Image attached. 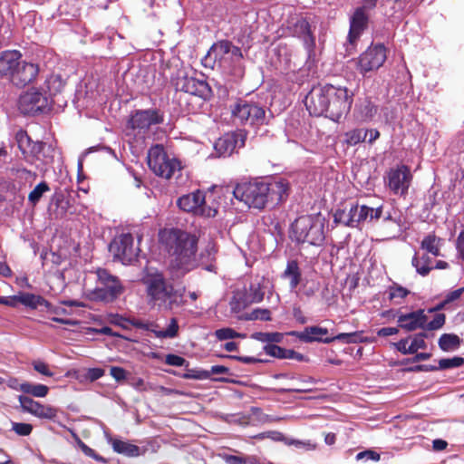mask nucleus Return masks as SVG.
<instances>
[{"label": "nucleus", "instance_id": "f257e3e1", "mask_svg": "<svg viewBox=\"0 0 464 464\" xmlns=\"http://www.w3.org/2000/svg\"><path fill=\"white\" fill-rule=\"evenodd\" d=\"M159 243L170 260L167 272L171 280L183 277L198 266L196 235L178 227H165L159 231Z\"/></svg>", "mask_w": 464, "mask_h": 464}, {"label": "nucleus", "instance_id": "f03ea898", "mask_svg": "<svg viewBox=\"0 0 464 464\" xmlns=\"http://www.w3.org/2000/svg\"><path fill=\"white\" fill-rule=\"evenodd\" d=\"M161 60L160 68L164 71L174 67L175 72H170V80L175 89L179 92L189 93L191 95L205 98L210 89L205 81L198 80L188 75V67L185 66L183 60Z\"/></svg>", "mask_w": 464, "mask_h": 464}, {"label": "nucleus", "instance_id": "7ed1b4c3", "mask_svg": "<svg viewBox=\"0 0 464 464\" xmlns=\"http://www.w3.org/2000/svg\"><path fill=\"white\" fill-rule=\"evenodd\" d=\"M147 294L150 301L159 307L172 309L178 304V291L172 284L166 281L164 275L160 272L150 274L145 281Z\"/></svg>", "mask_w": 464, "mask_h": 464}, {"label": "nucleus", "instance_id": "20e7f679", "mask_svg": "<svg viewBox=\"0 0 464 464\" xmlns=\"http://www.w3.org/2000/svg\"><path fill=\"white\" fill-rule=\"evenodd\" d=\"M147 162L149 168L156 176L165 179H170L183 169L180 160L170 158L161 144H155L150 148Z\"/></svg>", "mask_w": 464, "mask_h": 464}, {"label": "nucleus", "instance_id": "39448f33", "mask_svg": "<svg viewBox=\"0 0 464 464\" xmlns=\"http://www.w3.org/2000/svg\"><path fill=\"white\" fill-rule=\"evenodd\" d=\"M398 326L406 332H413L418 329L437 331L441 329L446 323V315L442 313H437L431 321H428V316L424 309L401 314L398 315Z\"/></svg>", "mask_w": 464, "mask_h": 464}, {"label": "nucleus", "instance_id": "423d86ee", "mask_svg": "<svg viewBox=\"0 0 464 464\" xmlns=\"http://www.w3.org/2000/svg\"><path fill=\"white\" fill-rule=\"evenodd\" d=\"M234 122L240 125L262 126L266 124V111L256 102L238 99L231 108Z\"/></svg>", "mask_w": 464, "mask_h": 464}, {"label": "nucleus", "instance_id": "0eeeda50", "mask_svg": "<svg viewBox=\"0 0 464 464\" xmlns=\"http://www.w3.org/2000/svg\"><path fill=\"white\" fill-rule=\"evenodd\" d=\"M327 89L329 102H327L325 117L338 122L350 111L353 102V93H349L346 87H336L333 84H330V88Z\"/></svg>", "mask_w": 464, "mask_h": 464}, {"label": "nucleus", "instance_id": "6e6552de", "mask_svg": "<svg viewBox=\"0 0 464 464\" xmlns=\"http://www.w3.org/2000/svg\"><path fill=\"white\" fill-rule=\"evenodd\" d=\"M266 182H244L233 190L234 197L249 208L263 209L266 206Z\"/></svg>", "mask_w": 464, "mask_h": 464}, {"label": "nucleus", "instance_id": "1a4fd4ad", "mask_svg": "<svg viewBox=\"0 0 464 464\" xmlns=\"http://www.w3.org/2000/svg\"><path fill=\"white\" fill-rule=\"evenodd\" d=\"M18 108L24 115L44 112L49 110V98L38 89L32 87L20 95Z\"/></svg>", "mask_w": 464, "mask_h": 464}, {"label": "nucleus", "instance_id": "9d476101", "mask_svg": "<svg viewBox=\"0 0 464 464\" xmlns=\"http://www.w3.org/2000/svg\"><path fill=\"white\" fill-rule=\"evenodd\" d=\"M129 325L135 326L152 332L158 338H174L179 333V324L176 318H171L169 326L165 330H158V324L155 323H144L140 320H128L118 315V327L128 329Z\"/></svg>", "mask_w": 464, "mask_h": 464}, {"label": "nucleus", "instance_id": "9b49d317", "mask_svg": "<svg viewBox=\"0 0 464 464\" xmlns=\"http://www.w3.org/2000/svg\"><path fill=\"white\" fill-rule=\"evenodd\" d=\"M99 285L92 292L94 300L112 302L116 299V277L110 275L106 269L97 270Z\"/></svg>", "mask_w": 464, "mask_h": 464}, {"label": "nucleus", "instance_id": "f8f14e48", "mask_svg": "<svg viewBox=\"0 0 464 464\" xmlns=\"http://www.w3.org/2000/svg\"><path fill=\"white\" fill-rule=\"evenodd\" d=\"M38 73L39 65L37 63L18 60L14 63L10 81L17 87H24L32 82Z\"/></svg>", "mask_w": 464, "mask_h": 464}, {"label": "nucleus", "instance_id": "ddd939ff", "mask_svg": "<svg viewBox=\"0 0 464 464\" xmlns=\"http://www.w3.org/2000/svg\"><path fill=\"white\" fill-rule=\"evenodd\" d=\"M327 88H330V84L327 83L319 88H313L304 99V104L309 111L310 115L313 116H325L327 111V102H329L328 94L326 93Z\"/></svg>", "mask_w": 464, "mask_h": 464}, {"label": "nucleus", "instance_id": "4468645a", "mask_svg": "<svg viewBox=\"0 0 464 464\" xmlns=\"http://www.w3.org/2000/svg\"><path fill=\"white\" fill-rule=\"evenodd\" d=\"M388 187L396 195H405L408 192L412 175L411 169L406 165L398 166L392 169L387 175Z\"/></svg>", "mask_w": 464, "mask_h": 464}, {"label": "nucleus", "instance_id": "2eb2a0df", "mask_svg": "<svg viewBox=\"0 0 464 464\" xmlns=\"http://www.w3.org/2000/svg\"><path fill=\"white\" fill-rule=\"evenodd\" d=\"M164 116L157 109L136 111L129 120V126L139 131H146L151 125L163 122Z\"/></svg>", "mask_w": 464, "mask_h": 464}, {"label": "nucleus", "instance_id": "dca6fc26", "mask_svg": "<svg viewBox=\"0 0 464 464\" xmlns=\"http://www.w3.org/2000/svg\"><path fill=\"white\" fill-rule=\"evenodd\" d=\"M205 193L199 189L183 195L177 200L178 207L185 212H192L200 216H210L211 209H205Z\"/></svg>", "mask_w": 464, "mask_h": 464}, {"label": "nucleus", "instance_id": "f3484780", "mask_svg": "<svg viewBox=\"0 0 464 464\" xmlns=\"http://www.w3.org/2000/svg\"><path fill=\"white\" fill-rule=\"evenodd\" d=\"M18 401L24 411L41 419L53 420L57 416V410L50 405L42 404L29 396L19 395Z\"/></svg>", "mask_w": 464, "mask_h": 464}, {"label": "nucleus", "instance_id": "a211bd4d", "mask_svg": "<svg viewBox=\"0 0 464 464\" xmlns=\"http://www.w3.org/2000/svg\"><path fill=\"white\" fill-rule=\"evenodd\" d=\"M366 8L368 7L365 5L357 7L350 18V29L348 33L350 44H353L368 26L369 16L366 14Z\"/></svg>", "mask_w": 464, "mask_h": 464}, {"label": "nucleus", "instance_id": "6ab92c4d", "mask_svg": "<svg viewBox=\"0 0 464 464\" xmlns=\"http://www.w3.org/2000/svg\"><path fill=\"white\" fill-rule=\"evenodd\" d=\"M140 252L139 246L134 245V238L130 233L121 234L118 245V260L122 264H131L137 260Z\"/></svg>", "mask_w": 464, "mask_h": 464}, {"label": "nucleus", "instance_id": "aec40b11", "mask_svg": "<svg viewBox=\"0 0 464 464\" xmlns=\"http://www.w3.org/2000/svg\"><path fill=\"white\" fill-rule=\"evenodd\" d=\"M290 30L294 36L303 40L304 44L308 51L307 58H312V56L314 57L315 54L314 53V47L315 45V40L311 33L309 22L304 18L298 19L293 26L290 27Z\"/></svg>", "mask_w": 464, "mask_h": 464}, {"label": "nucleus", "instance_id": "412c9836", "mask_svg": "<svg viewBox=\"0 0 464 464\" xmlns=\"http://www.w3.org/2000/svg\"><path fill=\"white\" fill-rule=\"evenodd\" d=\"M243 147L245 145V138L242 134L226 133L214 144L215 150L221 157L231 155L237 146Z\"/></svg>", "mask_w": 464, "mask_h": 464}, {"label": "nucleus", "instance_id": "4be33fe9", "mask_svg": "<svg viewBox=\"0 0 464 464\" xmlns=\"http://www.w3.org/2000/svg\"><path fill=\"white\" fill-rule=\"evenodd\" d=\"M267 193H266V205L271 204L272 206L279 205L280 203L286 200L289 192V184L286 180L280 179L278 181H273L266 183Z\"/></svg>", "mask_w": 464, "mask_h": 464}, {"label": "nucleus", "instance_id": "5701e85b", "mask_svg": "<svg viewBox=\"0 0 464 464\" xmlns=\"http://www.w3.org/2000/svg\"><path fill=\"white\" fill-rule=\"evenodd\" d=\"M243 58L241 49L234 45L230 41L221 40L215 43L204 58L214 56V58Z\"/></svg>", "mask_w": 464, "mask_h": 464}, {"label": "nucleus", "instance_id": "b1692460", "mask_svg": "<svg viewBox=\"0 0 464 464\" xmlns=\"http://www.w3.org/2000/svg\"><path fill=\"white\" fill-rule=\"evenodd\" d=\"M328 334V330L326 328L321 326H308L304 329L302 332L298 331H291L287 333V335L295 337L299 341L303 343H313L318 342L325 343L324 340H325V336Z\"/></svg>", "mask_w": 464, "mask_h": 464}, {"label": "nucleus", "instance_id": "393cba45", "mask_svg": "<svg viewBox=\"0 0 464 464\" xmlns=\"http://www.w3.org/2000/svg\"><path fill=\"white\" fill-rule=\"evenodd\" d=\"M67 80L65 75L58 72H53L45 79L44 85L50 98L63 95L67 87Z\"/></svg>", "mask_w": 464, "mask_h": 464}, {"label": "nucleus", "instance_id": "a878e982", "mask_svg": "<svg viewBox=\"0 0 464 464\" xmlns=\"http://www.w3.org/2000/svg\"><path fill=\"white\" fill-rule=\"evenodd\" d=\"M314 217L306 215L295 219L292 224V238L297 243H304V236L308 235Z\"/></svg>", "mask_w": 464, "mask_h": 464}, {"label": "nucleus", "instance_id": "bb28decb", "mask_svg": "<svg viewBox=\"0 0 464 464\" xmlns=\"http://www.w3.org/2000/svg\"><path fill=\"white\" fill-rule=\"evenodd\" d=\"M324 223L319 218L314 217L310 232L304 236V243L313 246H319L324 240Z\"/></svg>", "mask_w": 464, "mask_h": 464}, {"label": "nucleus", "instance_id": "cd10ccee", "mask_svg": "<svg viewBox=\"0 0 464 464\" xmlns=\"http://www.w3.org/2000/svg\"><path fill=\"white\" fill-rule=\"evenodd\" d=\"M378 107L371 101L365 98L362 102L356 104L355 114L362 121H370L377 114Z\"/></svg>", "mask_w": 464, "mask_h": 464}, {"label": "nucleus", "instance_id": "c85d7f7f", "mask_svg": "<svg viewBox=\"0 0 464 464\" xmlns=\"http://www.w3.org/2000/svg\"><path fill=\"white\" fill-rule=\"evenodd\" d=\"M383 214V205L377 207H369L367 205L360 206V213L358 215L361 223L363 222H375L382 218Z\"/></svg>", "mask_w": 464, "mask_h": 464}, {"label": "nucleus", "instance_id": "c756f323", "mask_svg": "<svg viewBox=\"0 0 464 464\" xmlns=\"http://www.w3.org/2000/svg\"><path fill=\"white\" fill-rule=\"evenodd\" d=\"M147 452L145 447H139L129 440H118V454L128 458H137Z\"/></svg>", "mask_w": 464, "mask_h": 464}, {"label": "nucleus", "instance_id": "7c9ffc66", "mask_svg": "<svg viewBox=\"0 0 464 464\" xmlns=\"http://www.w3.org/2000/svg\"><path fill=\"white\" fill-rule=\"evenodd\" d=\"M461 343L462 340L455 334H442L438 340V345L443 352L458 350Z\"/></svg>", "mask_w": 464, "mask_h": 464}, {"label": "nucleus", "instance_id": "2f4dec72", "mask_svg": "<svg viewBox=\"0 0 464 464\" xmlns=\"http://www.w3.org/2000/svg\"><path fill=\"white\" fill-rule=\"evenodd\" d=\"M19 391L34 397L44 398L49 392V388L44 384L25 382L19 384Z\"/></svg>", "mask_w": 464, "mask_h": 464}, {"label": "nucleus", "instance_id": "473e14b6", "mask_svg": "<svg viewBox=\"0 0 464 464\" xmlns=\"http://www.w3.org/2000/svg\"><path fill=\"white\" fill-rule=\"evenodd\" d=\"M265 278L261 281L251 283L248 289L245 290L251 304H257L263 301L265 296Z\"/></svg>", "mask_w": 464, "mask_h": 464}, {"label": "nucleus", "instance_id": "72a5a7b5", "mask_svg": "<svg viewBox=\"0 0 464 464\" xmlns=\"http://www.w3.org/2000/svg\"><path fill=\"white\" fill-rule=\"evenodd\" d=\"M412 266L416 268V271L422 276H426L433 269L431 266L432 258L427 254L422 255L420 257L415 254L411 260Z\"/></svg>", "mask_w": 464, "mask_h": 464}, {"label": "nucleus", "instance_id": "f704fd0d", "mask_svg": "<svg viewBox=\"0 0 464 464\" xmlns=\"http://www.w3.org/2000/svg\"><path fill=\"white\" fill-rule=\"evenodd\" d=\"M252 304L247 298L246 292L237 291L234 293L229 301L230 311L234 314H238L245 308Z\"/></svg>", "mask_w": 464, "mask_h": 464}, {"label": "nucleus", "instance_id": "c9c22d12", "mask_svg": "<svg viewBox=\"0 0 464 464\" xmlns=\"http://www.w3.org/2000/svg\"><path fill=\"white\" fill-rule=\"evenodd\" d=\"M284 276L289 279L290 288L295 289L300 284L302 277V274L296 261H290L287 263Z\"/></svg>", "mask_w": 464, "mask_h": 464}, {"label": "nucleus", "instance_id": "e433bc0d", "mask_svg": "<svg viewBox=\"0 0 464 464\" xmlns=\"http://www.w3.org/2000/svg\"><path fill=\"white\" fill-rule=\"evenodd\" d=\"M219 457L226 464H258V459L254 455L220 453Z\"/></svg>", "mask_w": 464, "mask_h": 464}, {"label": "nucleus", "instance_id": "4c0bfd02", "mask_svg": "<svg viewBox=\"0 0 464 464\" xmlns=\"http://www.w3.org/2000/svg\"><path fill=\"white\" fill-rule=\"evenodd\" d=\"M440 238L438 237L434 233L427 235L421 241L420 246L422 249L430 253L434 256H440Z\"/></svg>", "mask_w": 464, "mask_h": 464}, {"label": "nucleus", "instance_id": "58836bf2", "mask_svg": "<svg viewBox=\"0 0 464 464\" xmlns=\"http://www.w3.org/2000/svg\"><path fill=\"white\" fill-rule=\"evenodd\" d=\"M18 301L30 308H37L38 306L47 305L48 302L41 295L31 293H23L16 297Z\"/></svg>", "mask_w": 464, "mask_h": 464}, {"label": "nucleus", "instance_id": "ea45409f", "mask_svg": "<svg viewBox=\"0 0 464 464\" xmlns=\"http://www.w3.org/2000/svg\"><path fill=\"white\" fill-rule=\"evenodd\" d=\"M238 319L245 321H256L260 320L264 322H268L272 320L271 311L267 308H256L250 313H246L240 316Z\"/></svg>", "mask_w": 464, "mask_h": 464}, {"label": "nucleus", "instance_id": "a19ab883", "mask_svg": "<svg viewBox=\"0 0 464 464\" xmlns=\"http://www.w3.org/2000/svg\"><path fill=\"white\" fill-rule=\"evenodd\" d=\"M430 332L431 331L422 330L421 332L414 334L411 340V343L409 345V352H412L414 354L419 349H426L427 343L425 339L434 336V334H430Z\"/></svg>", "mask_w": 464, "mask_h": 464}, {"label": "nucleus", "instance_id": "79ce46f5", "mask_svg": "<svg viewBox=\"0 0 464 464\" xmlns=\"http://www.w3.org/2000/svg\"><path fill=\"white\" fill-rule=\"evenodd\" d=\"M410 291L396 284L393 283L392 285L388 288V297L391 301H394L395 304H401L402 301L409 295Z\"/></svg>", "mask_w": 464, "mask_h": 464}, {"label": "nucleus", "instance_id": "37998d69", "mask_svg": "<svg viewBox=\"0 0 464 464\" xmlns=\"http://www.w3.org/2000/svg\"><path fill=\"white\" fill-rule=\"evenodd\" d=\"M361 332H353V333H342L335 336L325 337V343H331L334 341H341L344 343H356L362 341L361 336Z\"/></svg>", "mask_w": 464, "mask_h": 464}, {"label": "nucleus", "instance_id": "c03bdc74", "mask_svg": "<svg viewBox=\"0 0 464 464\" xmlns=\"http://www.w3.org/2000/svg\"><path fill=\"white\" fill-rule=\"evenodd\" d=\"M355 66L362 75H366L368 72L379 69L383 64V61L379 60H353Z\"/></svg>", "mask_w": 464, "mask_h": 464}, {"label": "nucleus", "instance_id": "a18cd8bd", "mask_svg": "<svg viewBox=\"0 0 464 464\" xmlns=\"http://www.w3.org/2000/svg\"><path fill=\"white\" fill-rule=\"evenodd\" d=\"M368 135V130L353 129L345 132V142L350 146H354L364 141Z\"/></svg>", "mask_w": 464, "mask_h": 464}, {"label": "nucleus", "instance_id": "49530a36", "mask_svg": "<svg viewBox=\"0 0 464 464\" xmlns=\"http://www.w3.org/2000/svg\"><path fill=\"white\" fill-rule=\"evenodd\" d=\"M252 339H255L256 341L262 342V343H277L282 342L283 340V334L281 333H264V332H256L252 334L251 335Z\"/></svg>", "mask_w": 464, "mask_h": 464}, {"label": "nucleus", "instance_id": "de8ad7c7", "mask_svg": "<svg viewBox=\"0 0 464 464\" xmlns=\"http://www.w3.org/2000/svg\"><path fill=\"white\" fill-rule=\"evenodd\" d=\"M384 222H392L398 227V231H401V227L403 226L402 217L399 210L392 208L390 209H385L383 207V214L382 216Z\"/></svg>", "mask_w": 464, "mask_h": 464}, {"label": "nucleus", "instance_id": "09e8293b", "mask_svg": "<svg viewBox=\"0 0 464 464\" xmlns=\"http://www.w3.org/2000/svg\"><path fill=\"white\" fill-rule=\"evenodd\" d=\"M50 187L45 181H42L35 186V188L29 193L28 200L33 205L35 206L43 197L45 192L50 191Z\"/></svg>", "mask_w": 464, "mask_h": 464}, {"label": "nucleus", "instance_id": "8fccbe9b", "mask_svg": "<svg viewBox=\"0 0 464 464\" xmlns=\"http://www.w3.org/2000/svg\"><path fill=\"white\" fill-rule=\"evenodd\" d=\"M365 53L368 58H387L389 50L383 44H375L369 46Z\"/></svg>", "mask_w": 464, "mask_h": 464}, {"label": "nucleus", "instance_id": "3c124183", "mask_svg": "<svg viewBox=\"0 0 464 464\" xmlns=\"http://www.w3.org/2000/svg\"><path fill=\"white\" fill-rule=\"evenodd\" d=\"M464 364V358L459 356H455L453 358H444L439 361V370H446L458 368Z\"/></svg>", "mask_w": 464, "mask_h": 464}, {"label": "nucleus", "instance_id": "603ef678", "mask_svg": "<svg viewBox=\"0 0 464 464\" xmlns=\"http://www.w3.org/2000/svg\"><path fill=\"white\" fill-rule=\"evenodd\" d=\"M15 140L19 150L24 155L26 154L31 145V138L27 132L24 130H18L15 134Z\"/></svg>", "mask_w": 464, "mask_h": 464}, {"label": "nucleus", "instance_id": "864d4df0", "mask_svg": "<svg viewBox=\"0 0 464 464\" xmlns=\"http://www.w3.org/2000/svg\"><path fill=\"white\" fill-rule=\"evenodd\" d=\"M265 352L273 357L279 358V359H285L286 351L287 349L280 347L274 343L266 344L264 347Z\"/></svg>", "mask_w": 464, "mask_h": 464}, {"label": "nucleus", "instance_id": "5fc2aeb1", "mask_svg": "<svg viewBox=\"0 0 464 464\" xmlns=\"http://www.w3.org/2000/svg\"><path fill=\"white\" fill-rule=\"evenodd\" d=\"M334 221L345 227H354V220L349 218L345 209H337L334 215Z\"/></svg>", "mask_w": 464, "mask_h": 464}, {"label": "nucleus", "instance_id": "6e6d98bb", "mask_svg": "<svg viewBox=\"0 0 464 464\" xmlns=\"http://www.w3.org/2000/svg\"><path fill=\"white\" fill-rule=\"evenodd\" d=\"M33 425L24 422H12V430H14L18 436H29L33 431Z\"/></svg>", "mask_w": 464, "mask_h": 464}, {"label": "nucleus", "instance_id": "4d7b16f0", "mask_svg": "<svg viewBox=\"0 0 464 464\" xmlns=\"http://www.w3.org/2000/svg\"><path fill=\"white\" fill-rule=\"evenodd\" d=\"M215 335L220 341L234 339L242 336L239 333L228 327L217 330L215 332Z\"/></svg>", "mask_w": 464, "mask_h": 464}, {"label": "nucleus", "instance_id": "13d9d810", "mask_svg": "<svg viewBox=\"0 0 464 464\" xmlns=\"http://www.w3.org/2000/svg\"><path fill=\"white\" fill-rule=\"evenodd\" d=\"M32 365L38 373L46 376V377H53L54 375V372L50 369L49 364L46 362L36 360L33 361Z\"/></svg>", "mask_w": 464, "mask_h": 464}, {"label": "nucleus", "instance_id": "bf43d9fd", "mask_svg": "<svg viewBox=\"0 0 464 464\" xmlns=\"http://www.w3.org/2000/svg\"><path fill=\"white\" fill-rule=\"evenodd\" d=\"M209 377L210 374L208 371L195 369H187L186 372L183 374V378L185 379L205 380Z\"/></svg>", "mask_w": 464, "mask_h": 464}, {"label": "nucleus", "instance_id": "052dcab7", "mask_svg": "<svg viewBox=\"0 0 464 464\" xmlns=\"http://www.w3.org/2000/svg\"><path fill=\"white\" fill-rule=\"evenodd\" d=\"M15 62H18V60H0V76L8 77L11 80V73Z\"/></svg>", "mask_w": 464, "mask_h": 464}, {"label": "nucleus", "instance_id": "680f3d73", "mask_svg": "<svg viewBox=\"0 0 464 464\" xmlns=\"http://www.w3.org/2000/svg\"><path fill=\"white\" fill-rule=\"evenodd\" d=\"M165 363L168 365L178 366V367L188 365V362L186 361L185 358H183L179 355H177V354H173V353H169V354L166 355Z\"/></svg>", "mask_w": 464, "mask_h": 464}, {"label": "nucleus", "instance_id": "e2e57ef3", "mask_svg": "<svg viewBox=\"0 0 464 464\" xmlns=\"http://www.w3.org/2000/svg\"><path fill=\"white\" fill-rule=\"evenodd\" d=\"M257 439H265V438H270L271 440L275 441H283L284 443L286 442V438L285 435L279 431H267L263 432L256 436Z\"/></svg>", "mask_w": 464, "mask_h": 464}, {"label": "nucleus", "instance_id": "0e129e2a", "mask_svg": "<svg viewBox=\"0 0 464 464\" xmlns=\"http://www.w3.org/2000/svg\"><path fill=\"white\" fill-rule=\"evenodd\" d=\"M307 383H315V380L312 377H309L307 380H304L303 381V386L302 387H299V388H288V389H285V392H310L313 391L312 388L308 387L306 384Z\"/></svg>", "mask_w": 464, "mask_h": 464}, {"label": "nucleus", "instance_id": "69168bd1", "mask_svg": "<svg viewBox=\"0 0 464 464\" xmlns=\"http://www.w3.org/2000/svg\"><path fill=\"white\" fill-rule=\"evenodd\" d=\"M364 458H366L367 459H372V460H374V461H378L380 459V454L375 452V451H373V450H364V451L359 452L356 455V459L357 460L362 459Z\"/></svg>", "mask_w": 464, "mask_h": 464}, {"label": "nucleus", "instance_id": "338daca9", "mask_svg": "<svg viewBox=\"0 0 464 464\" xmlns=\"http://www.w3.org/2000/svg\"><path fill=\"white\" fill-rule=\"evenodd\" d=\"M360 213V206L358 204L352 205L350 209L347 211V215L349 218L354 220V227H358V226L361 224V220H359V215Z\"/></svg>", "mask_w": 464, "mask_h": 464}, {"label": "nucleus", "instance_id": "774afa93", "mask_svg": "<svg viewBox=\"0 0 464 464\" xmlns=\"http://www.w3.org/2000/svg\"><path fill=\"white\" fill-rule=\"evenodd\" d=\"M456 248L459 254V256L464 261V231H461L457 237Z\"/></svg>", "mask_w": 464, "mask_h": 464}]
</instances>
